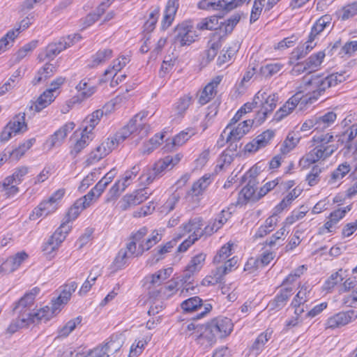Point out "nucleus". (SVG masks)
<instances>
[{
    "label": "nucleus",
    "instance_id": "obj_1",
    "mask_svg": "<svg viewBox=\"0 0 357 357\" xmlns=\"http://www.w3.org/2000/svg\"><path fill=\"white\" fill-rule=\"evenodd\" d=\"M344 80V75L339 73L326 76L323 74L307 73L302 78L297 92L302 96L301 105L313 103L324 95L326 89L335 86Z\"/></svg>",
    "mask_w": 357,
    "mask_h": 357
},
{
    "label": "nucleus",
    "instance_id": "obj_2",
    "mask_svg": "<svg viewBox=\"0 0 357 357\" xmlns=\"http://www.w3.org/2000/svg\"><path fill=\"white\" fill-rule=\"evenodd\" d=\"M201 328L202 329L204 328V331L197 337L198 343L211 346L217 339L225 337L231 333L233 330V323L227 317H218Z\"/></svg>",
    "mask_w": 357,
    "mask_h": 357
},
{
    "label": "nucleus",
    "instance_id": "obj_3",
    "mask_svg": "<svg viewBox=\"0 0 357 357\" xmlns=\"http://www.w3.org/2000/svg\"><path fill=\"white\" fill-rule=\"evenodd\" d=\"M312 141L316 144V146L305 155L306 161L310 163L325 160L338 149L337 143L329 144L334 141V135L331 132L315 135Z\"/></svg>",
    "mask_w": 357,
    "mask_h": 357
},
{
    "label": "nucleus",
    "instance_id": "obj_4",
    "mask_svg": "<svg viewBox=\"0 0 357 357\" xmlns=\"http://www.w3.org/2000/svg\"><path fill=\"white\" fill-rule=\"evenodd\" d=\"M52 312L49 311L47 307H42L35 312H24L18 314V317L13 319L6 331L10 334H13L19 329L29 326L31 324H39L47 322L51 319Z\"/></svg>",
    "mask_w": 357,
    "mask_h": 357
},
{
    "label": "nucleus",
    "instance_id": "obj_5",
    "mask_svg": "<svg viewBox=\"0 0 357 357\" xmlns=\"http://www.w3.org/2000/svg\"><path fill=\"white\" fill-rule=\"evenodd\" d=\"M279 100L278 93H273L267 94L266 91H259L255 96V103L256 106H261V109L257 112L255 121L258 125L261 124L266 119L276 107Z\"/></svg>",
    "mask_w": 357,
    "mask_h": 357
},
{
    "label": "nucleus",
    "instance_id": "obj_6",
    "mask_svg": "<svg viewBox=\"0 0 357 357\" xmlns=\"http://www.w3.org/2000/svg\"><path fill=\"white\" fill-rule=\"evenodd\" d=\"M80 39L81 36L79 34H74L73 36H68L66 38H61L58 42L50 43L44 52L39 54L38 59L40 61H43L45 59H53L63 50L72 46Z\"/></svg>",
    "mask_w": 357,
    "mask_h": 357
},
{
    "label": "nucleus",
    "instance_id": "obj_7",
    "mask_svg": "<svg viewBox=\"0 0 357 357\" xmlns=\"http://www.w3.org/2000/svg\"><path fill=\"white\" fill-rule=\"evenodd\" d=\"M29 172V168L25 166L17 167L11 176H8L0 183V192H5L8 197L17 194L19 191L17 185L22 181Z\"/></svg>",
    "mask_w": 357,
    "mask_h": 357
},
{
    "label": "nucleus",
    "instance_id": "obj_8",
    "mask_svg": "<svg viewBox=\"0 0 357 357\" xmlns=\"http://www.w3.org/2000/svg\"><path fill=\"white\" fill-rule=\"evenodd\" d=\"M27 125L25 123V113H19L6 125L1 133L0 141L7 142L13 136L25 132Z\"/></svg>",
    "mask_w": 357,
    "mask_h": 357
},
{
    "label": "nucleus",
    "instance_id": "obj_9",
    "mask_svg": "<svg viewBox=\"0 0 357 357\" xmlns=\"http://www.w3.org/2000/svg\"><path fill=\"white\" fill-rule=\"evenodd\" d=\"M351 119H344L342 121L344 130L335 135L337 146H344L347 150H351L354 146V140L357 136V123L349 125Z\"/></svg>",
    "mask_w": 357,
    "mask_h": 357
},
{
    "label": "nucleus",
    "instance_id": "obj_10",
    "mask_svg": "<svg viewBox=\"0 0 357 357\" xmlns=\"http://www.w3.org/2000/svg\"><path fill=\"white\" fill-rule=\"evenodd\" d=\"M70 221L66 219L50 236L48 241L43 245V250L47 254H50L56 250L61 243L65 240L66 235L71 230V226L69 225Z\"/></svg>",
    "mask_w": 357,
    "mask_h": 357
},
{
    "label": "nucleus",
    "instance_id": "obj_11",
    "mask_svg": "<svg viewBox=\"0 0 357 357\" xmlns=\"http://www.w3.org/2000/svg\"><path fill=\"white\" fill-rule=\"evenodd\" d=\"M77 284L75 282H71L63 286V289L56 300L52 301V306H45L52 312L51 319L61 310V306L66 304L70 300L72 293L75 291Z\"/></svg>",
    "mask_w": 357,
    "mask_h": 357
},
{
    "label": "nucleus",
    "instance_id": "obj_12",
    "mask_svg": "<svg viewBox=\"0 0 357 357\" xmlns=\"http://www.w3.org/2000/svg\"><path fill=\"white\" fill-rule=\"evenodd\" d=\"M181 307L186 312L200 310V312L197 315L199 319L204 317L213 308L212 305L209 303L203 304L202 300L199 296H194L183 301Z\"/></svg>",
    "mask_w": 357,
    "mask_h": 357
},
{
    "label": "nucleus",
    "instance_id": "obj_13",
    "mask_svg": "<svg viewBox=\"0 0 357 357\" xmlns=\"http://www.w3.org/2000/svg\"><path fill=\"white\" fill-rule=\"evenodd\" d=\"M357 318V311L350 310L346 312H340L330 317L326 322V328L335 329L342 327Z\"/></svg>",
    "mask_w": 357,
    "mask_h": 357
},
{
    "label": "nucleus",
    "instance_id": "obj_14",
    "mask_svg": "<svg viewBox=\"0 0 357 357\" xmlns=\"http://www.w3.org/2000/svg\"><path fill=\"white\" fill-rule=\"evenodd\" d=\"M175 43H179L181 46L189 45L195 40L197 35L192 29V26L187 23L178 24L174 30Z\"/></svg>",
    "mask_w": 357,
    "mask_h": 357
},
{
    "label": "nucleus",
    "instance_id": "obj_15",
    "mask_svg": "<svg viewBox=\"0 0 357 357\" xmlns=\"http://www.w3.org/2000/svg\"><path fill=\"white\" fill-rule=\"evenodd\" d=\"M275 132L271 130H266L256 137L252 142L248 143L244 150L245 152L254 153L259 149L266 147L273 138Z\"/></svg>",
    "mask_w": 357,
    "mask_h": 357
},
{
    "label": "nucleus",
    "instance_id": "obj_16",
    "mask_svg": "<svg viewBox=\"0 0 357 357\" xmlns=\"http://www.w3.org/2000/svg\"><path fill=\"white\" fill-rule=\"evenodd\" d=\"M114 144L113 141H108L107 139L100 146H97L96 149L92 151L86 160L87 165H91L102 158L107 155L113 149H114Z\"/></svg>",
    "mask_w": 357,
    "mask_h": 357
},
{
    "label": "nucleus",
    "instance_id": "obj_17",
    "mask_svg": "<svg viewBox=\"0 0 357 357\" xmlns=\"http://www.w3.org/2000/svg\"><path fill=\"white\" fill-rule=\"evenodd\" d=\"M39 291V288L35 287L29 292L26 293L23 297L15 303V306L13 310V312L16 314H23L25 312H30L29 308L33 304L35 297L38 294Z\"/></svg>",
    "mask_w": 357,
    "mask_h": 357
},
{
    "label": "nucleus",
    "instance_id": "obj_18",
    "mask_svg": "<svg viewBox=\"0 0 357 357\" xmlns=\"http://www.w3.org/2000/svg\"><path fill=\"white\" fill-rule=\"evenodd\" d=\"M213 38L208 42V49L205 50L202 55L201 63L204 66L207 65L211 61L214 59L218 54V50L221 47L220 38L222 36H219L217 33L212 34Z\"/></svg>",
    "mask_w": 357,
    "mask_h": 357
},
{
    "label": "nucleus",
    "instance_id": "obj_19",
    "mask_svg": "<svg viewBox=\"0 0 357 357\" xmlns=\"http://www.w3.org/2000/svg\"><path fill=\"white\" fill-rule=\"evenodd\" d=\"M255 120H245L240 123L237 127L232 128L227 132L226 142L239 141L245 135H246L250 130Z\"/></svg>",
    "mask_w": 357,
    "mask_h": 357
},
{
    "label": "nucleus",
    "instance_id": "obj_20",
    "mask_svg": "<svg viewBox=\"0 0 357 357\" xmlns=\"http://www.w3.org/2000/svg\"><path fill=\"white\" fill-rule=\"evenodd\" d=\"M302 96L300 93H296L281 107L274 114V120L280 121L291 114L296 107L301 103Z\"/></svg>",
    "mask_w": 357,
    "mask_h": 357
},
{
    "label": "nucleus",
    "instance_id": "obj_21",
    "mask_svg": "<svg viewBox=\"0 0 357 357\" xmlns=\"http://www.w3.org/2000/svg\"><path fill=\"white\" fill-rule=\"evenodd\" d=\"M75 124L70 121L66 123L57 130L50 136L47 141V142L50 143V147L52 148L61 146L68 134L75 128Z\"/></svg>",
    "mask_w": 357,
    "mask_h": 357
},
{
    "label": "nucleus",
    "instance_id": "obj_22",
    "mask_svg": "<svg viewBox=\"0 0 357 357\" xmlns=\"http://www.w3.org/2000/svg\"><path fill=\"white\" fill-rule=\"evenodd\" d=\"M58 208L56 204L47 199L41 202L38 206H36L29 215V219L36 220L40 217H46L48 215L54 213Z\"/></svg>",
    "mask_w": 357,
    "mask_h": 357
},
{
    "label": "nucleus",
    "instance_id": "obj_23",
    "mask_svg": "<svg viewBox=\"0 0 357 357\" xmlns=\"http://www.w3.org/2000/svg\"><path fill=\"white\" fill-rule=\"evenodd\" d=\"M74 137H80L76 140L74 146L70 151V154L73 157H76L86 146H87L89 142L92 140V133L89 132H84V129L77 130L73 133Z\"/></svg>",
    "mask_w": 357,
    "mask_h": 357
},
{
    "label": "nucleus",
    "instance_id": "obj_24",
    "mask_svg": "<svg viewBox=\"0 0 357 357\" xmlns=\"http://www.w3.org/2000/svg\"><path fill=\"white\" fill-rule=\"evenodd\" d=\"M196 134V130L193 128H188L177 134L169 143H167L163 147L165 151H171L175 146H179L185 144L191 137Z\"/></svg>",
    "mask_w": 357,
    "mask_h": 357
},
{
    "label": "nucleus",
    "instance_id": "obj_25",
    "mask_svg": "<svg viewBox=\"0 0 357 357\" xmlns=\"http://www.w3.org/2000/svg\"><path fill=\"white\" fill-rule=\"evenodd\" d=\"M331 17L325 15L319 18L314 24L310 33V40H314L315 38L321 33L327 30L329 31L332 29Z\"/></svg>",
    "mask_w": 357,
    "mask_h": 357
},
{
    "label": "nucleus",
    "instance_id": "obj_26",
    "mask_svg": "<svg viewBox=\"0 0 357 357\" xmlns=\"http://www.w3.org/2000/svg\"><path fill=\"white\" fill-rule=\"evenodd\" d=\"M178 7V0H168L161 21L162 29L165 30L172 24L174 20Z\"/></svg>",
    "mask_w": 357,
    "mask_h": 357
},
{
    "label": "nucleus",
    "instance_id": "obj_27",
    "mask_svg": "<svg viewBox=\"0 0 357 357\" xmlns=\"http://www.w3.org/2000/svg\"><path fill=\"white\" fill-rule=\"evenodd\" d=\"M220 82L221 78L216 77L204 88L199 96V104L205 105L214 98L217 93L216 88Z\"/></svg>",
    "mask_w": 357,
    "mask_h": 357
},
{
    "label": "nucleus",
    "instance_id": "obj_28",
    "mask_svg": "<svg viewBox=\"0 0 357 357\" xmlns=\"http://www.w3.org/2000/svg\"><path fill=\"white\" fill-rule=\"evenodd\" d=\"M56 98V95L52 93L51 90H45L36 100L35 102H32L29 107V109L34 110L37 112H40L44 108L50 105Z\"/></svg>",
    "mask_w": 357,
    "mask_h": 357
},
{
    "label": "nucleus",
    "instance_id": "obj_29",
    "mask_svg": "<svg viewBox=\"0 0 357 357\" xmlns=\"http://www.w3.org/2000/svg\"><path fill=\"white\" fill-rule=\"evenodd\" d=\"M292 294L293 289L291 287H286L281 289L275 298L269 303L268 306H270L271 309H281L286 305Z\"/></svg>",
    "mask_w": 357,
    "mask_h": 357
},
{
    "label": "nucleus",
    "instance_id": "obj_30",
    "mask_svg": "<svg viewBox=\"0 0 357 357\" xmlns=\"http://www.w3.org/2000/svg\"><path fill=\"white\" fill-rule=\"evenodd\" d=\"M139 130L135 126H130V121L123 126L120 130L111 138H108V141H113L114 144V149L116 148L121 143L123 142L131 134Z\"/></svg>",
    "mask_w": 357,
    "mask_h": 357
},
{
    "label": "nucleus",
    "instance_id": "obj_31",
    "mask_svg": "<svg viewBox=\"0 0 357 357\" xmlns=\"http://www.w3.org/2000/svg\"><path fill=\"white\" fill-rule=\"evenodd\" d=\"M317 120L316 129L324 130L333 124L337 119V114L333 111L327 112L321 115L314 116Z\"/></svg>",
    "mask_w": 357,
    "mask_h": 357
},
{
    "label": "nucleus",
    "instance_id": "obj_32",
    "mask_svg": "<svg viewBox=\"0 0 357 357\" xmlns=\"http://www.w3.org/2000/svg\"><path fill=\"white\" fill-rule=\"evenodd\" d=\"M301 192L302 190L298 188H295L289 192L282 201L275 206V214L280 213L283 210L289 207L292 202L301 195Z\"/></svg>",
    "mask_w": 357,
    "mask_h": 357
},
{
    "label": "nucleus",
    "instance_id": "obj_33",
    "mask_svg": "<svg viewBox=\"0 0 357 357\" xmlns=\"http://www.w3.org/2000/svg\"><path fill=\"white\" fill-rule=\"evenodd\" d=\"M56 68L52 63H46L38 71L32 81L34 85L45 82L49 77H52L56 72Z\"/></svg>",
    "mask_w": 357,
    "mask_h": 357
},
{
    "label": "nucleus",
    "instance_id": "obj_34",
    "mask_svg": "<svg viewBox=\"0 0 357 357\" xmlns=\"http://www.w3.org/2000/svg\"><path fill=\"white\" fill-rule=\"evenodd\" d=\"M113 52L111 49L105 48L99 50L91 57V62L89 64V68H95L105 63L112 57Z\"/></svg>",
    "mask_w": 357,
    "mask_h": 357
},
{
    "label": "nucleus",
    "instance_id": "obj_35",
    "mask_svg": "<svg viewBox=\"0 0 357 357\" xmlns=\"http://www.w3.org/2000/svg\"><path fill=\"white\" fill-rule=\"evenodd\" d=\"M240 20L241 15L235 13L225 22H220L218 26L220 33H223V36L230 34Z\"/></svg>",
    "mask_w": 357,
    "mask_h": 357
},
{
    "label": "nucleus",
    "instance_id": "obj_36",
    "mask_svg": "<svg viewBox=\"0 0 357 357\" xmlns=\"http://www.w3.org/2000/svg\"><path fill=\"white\" fill-rule=\"evenodd\" d=\"M147 115V112H141L130 120V126L135 125L139 130V134L141 137L146 136L150 130V126L143 123V119L146 118Z\"/></svg>",
    "mask_w": 357,
    "mask_h": 357
},
{
    "label": "nucleus",
    "instance_id": "obj_37",
    "mask_svg": "<svg viewBox=\"0 0 357 357\" xmlns=\"http://www.w3.org/2000/svg\"><path fill=\"white\" fill-rule=\"evenodd\" d=\"M211 183L210 175L205 174L192 185L190 192L193 196H199L203 194Z\"/></svg>",
    "mask_w": 357,
    "mask_h": 357
},
{
    "label": "nucleus",
    "instance_id": "obj_38",
    "mask_svg": "<svg viewBox=\"0 0 357 357\" xmlns=\"http://www.w3.org/2000/svg\"><path fill=\"white\" fill-rule=\"evenodd\" d=\"M104 114L102 109H97L93 112L91 115L88 116L84 121V132H89L92 133V130L94 129L96 125L99 123V121Z\"/></svg>",
    "mask_w": 357,
    "mask_h": 357
},
{
    "label": "nucleus",
    "instance_id": "obj_39",
    "mask_svg": "<svg viewBox=\"0 0 357 357\" xmlns=\"http://www.w3.org/2000/svg\"><path fill=\"white\" fill-rule=\"evenodd\" d=\"M311 287L310 284H304L296 295L291 302L292 306H298L304 304L310 298Z\"/></svg>",
    "mask_w": 357,
    "mask_h": 357
},
{
    "label": "nucleus",
    "instance_id": "obj_40",
    "mask_svg": "<svg viewBox=\"0 0 357 357\" xmlns=\"http://www.w3.org/2000/svg\"><path fill=\"white\" fill-rule=\"evenodd\" d=\"M76 89L80 92L83 98H88L95 93L96 86L91 84L90 79L84 78L76 86Z\"/></svg>",
    "mask_w": 357,
    "mask_h": 357
},
{
    "label": "nucleus",
    "instance_id": "obj_41",
    "mask_svg": "<svg viewBox=\"0 0 357 357\" xmlns=\"http://www.w3.org/2000/svg\"><path fill=\"white\" fill-rule=\"evenodd\" d=\"M35 142L36 139L34 138H31L19 145L16 149L13 150L10 149L11 160H20L24 155L25 152L33 146Z\"/></svg>",
    "mask_w": 357,
    "mask_h": 357
},
{
    "label": "nucleus",
    "instance_id": "obj_42",
    "mask_svg": "<svg viewBox=\"0 0 357 357\" xmlns=\"http://www.w3.org/2000/svg\"><path fill=\"white\" fill-rule=\"evenodd\" d=\"M160 16V8L158 6L150 8L149 19L144 24V29L147 33L153 31Z\"/></svg>",
    "mask_w": 357,
    "mask_h": 357
},
{
    "label": "nucleus",
    "instance_id": "obj_43",
    "mask_svg": "<svg viewBox=\"0 0 357 357\" xmlns=\"http://www.w3.org/2000/svg\"><path fill=\"white\" fill-rule=\"evenodd\" d=\"M325 57V53L320 51L316 54H312L305 62L307 66V69H309V73L315 71L321 64Z\"/></svg>",
    "mask_w": 357,
    "mask_h": 357
},
{
    "label": "nucleus",
    "instance_id": "obj_44",
    "mask_svg": "<svg viewBox=\"0 0 357 357\" xmlns=\"http://www.w3.org/2000/svg\"><path fill=\"white\" fill-rule=\"evenodd\" d=\"M219 22L217 16H211L202 19L196 25L199 30H217L218 29Z\"/></svg>",
    "mask_w": 357,
    "mask_h": 357
},
{
    "label": "nucleus",
    "instance_id": "obj_45",
    "mask_svg": "<svg viewBox=\"0 0 357 357\" xmlns=\"http://www.w3.org/2000/svg\"><path fill=\"white\" fill-rule=\"evenodd\" d=\"M178 282L174 280H170L167 284L162 286L158 290L157 296L161 298H168L174 294L178 290Z\"/></svg>",
    "mask_w": 357,
    "mask_h": 357
},
{
    "label": "nucleus",
    "instance_id": "obj_46",
    "mask_svg": "<svg viewBox=\"0 0 357 357\" xmlns=\"http://www.w3.org/2000/svg\"><path fill=\"white\" fill-rule=\"evenodd\" d=\"M342 21L347 20L357 15V1L344 6L337 13Z\"/></svg>",
    "mask_w": 357,
    "mask_h": 357
},
{
    "label": "nucleus",
    "instance_id": "obj_47",
    "mask_svg": "<svg viewBox=\"0 0 357 357\" xmlns=\"http://www.w3.org/2000/svg\"><path fill=\"white\" fill-rule=\"evenodd\" d=\"M238 258L234 257L227 261H224L220 266H217L216 271L222 278L231 272L233 269L237 268Z\"/></svg>",
    "mask_w": 357,
    "mask_h": 357
},
{
    "label": "nucleus",
    "instance_id": "obj_48",
    "mask_svg": "<svg viewBox=\"0 0 357 357\" xmlns=\"http://www.w3.org/2000/svg\"><path fill=\"white\" fill-rule=\"evenodd\" d=\"M313 42L314 40H310V36H309L307 41L304 45L297 47L292 52L293 56L296 60L305 57L316 45V43Z\"/></svg>",
    "mask_w": 357,
    "mask_h": 357
},
{
    "label": "nucleus",
    "instance_id": "obj_49",
    "mask_svg": "<svg viewBox=\"0 0 357 357\" xmlns=\"http://www.w3.org/2000/svg\"><path fill=\"white\" fill-rule=\"evenodd\" d=\"M233 243H227L224 245L218 251L217 255L213 258V263L217 266L222 264L227 260V258L231 255V248Z\"/></svg>",
    "mask_w": 357,
    "mask_h": 357
},
{
    "label": "nucleus",
    "instance_id": "obj_50",
    "mask_svg": "<svg viewBox=\"0 0 357 357\" xmlns=\"http://www.w3.org/2000/svg\"><path fill=\"white\" fill-rule=\"evenodd\" d=\"M284 65L280 63H271L264 65L260 68V73L264 77H271L279 73Z\"/></svg>",
    "mask_w": 357,
    "mask_h": 357
},
{
    "label": "nucleus",
    "instance_id": "obj_51",
    "mask_svg": "<svg viewBox=\"0 0 357 357\" xmlns=\"http://www.w3.org/2000/svg\"><path fill=\"white\" fill-rule=\"evenodd\" d=\"M268 339L269 337H268L266 333H261L251 346L250 349V352L255 356L259 355L263 350L264 345L268 342Z\"/></svg>",
    "mask_w": 357,
    "mask_h": 357
},
{
    "label": "nucleus",
    "instance_id": "obj_52",
    "mask_svg": "<svg viewBox=\"0 0 357 357\" xmlns=\"http://www.w3.org/2000/svg\"><path fill=\"white\" fill-rule=\"evenodd\" d=\"M140 171V167L138 165L133 166L131 169L127 170L122 178L120 179L121 181L122 188L123 190H126V188L130 185L132 181L137 176V174Z\"/></svg>",
    "mask_w": 357,
    "mask_h": 357
},
{
    "label": "nucleus",
    "instance_id": "obj_53",
    "mask_svg": "<svg viewBox=\"0 0 357 357\" xmlns=\"http://www.w3.org/2000/svg\"><path fill=\"white\" fill-rule=\"evenodd\" d=\"M162 239L161 236L159 234L158 231L154 230L152 232L151 236L146 238L145 243L139 245V254H143L145 251L151 249L157 243L160 241Z\"/></svg>",
    "mask_w": 357,
    "mask_h": 357
},
{
    "label": "nucleus",
    "instance_id": "obj_54",
    "mask_svg": "<svg viewBox=\"0 0 357 357\" xmlns=\"http://www.w3.org/2000/svg\"><path fill=\"white\" fill-rule=\"evenodd\" d=\"M86 208V207L84 206V202H82L77 199L69 208L65 218L67 219V221H73L75 220L81 211Z\"/></svg>",
    "mask_w": 357,
    "mask_h": 357
},
{
    "label": "nucleus",
    "instance_id": "obj_55",
    "mask_svg": "<svg viewBox=\"0 0 357 357\" xmlns=\"http://www.w3.org/2000/svg\"><path fill=\"white\" fill-rule=\"evenodd\" d=\"M130 61V59L128 56H122L120 58L115 59L113 61V65L112 67H109L107 70H105L104 73V75L107 76L108 75H112L113 73H117L120 71Z\"/></svg>",
    "mask_w": 357,
    "mask_h": 357
},
{
    "label": "nucleus",
    "instance_id": "obj_56",
    "mask_svg": "<svg viewBox=\"0 0 357 357\" xmlns=\"http://www.w3.org/2000/svg\"><path fill=\"white\" fill-rule=\"evenodd\" d=\"M299 137H295V133L290 132L288 134L287 138L283 142L280 151L283 154H287L290 152L298 143Z\"/></svg>",
    "mask_w": 357,
    "mask_h": 357
},
{
    "label": "nucleus",
    "instance_id": "obj_57",
    "mask_svg": "<svg viewBox=\"0 0 357 357\" xmlns=\"http://www.w3.org/2000/svg\"><path fill=\"white\" fill-rule=\"evenodd\" d=\"M197 6L199 9L207 10H223L222 0H201Z\"/></svg>",
    "mask_w": 357,
    "mask_h": 357
},
{
    "label": "nucleus",
    "instance_id": "obj_58",
    "mask_svg": "<svg viewBox=\"0 0 357 357\" xmlns=\"http://www.w3.org/2000/svg\"><path fill=\"white\" fill-rule=\"evenodd\" d=\"M192 103V97L190 96H184L179 98L175 104V111L179 117H182L183 114L188 109Z\"/></svg>",
    "mask_w": 357,
    "mask_h": 357
},
{
    "label": "nucleus",
    "instance_id": "obj_59",
    "mask_svg": "<svg viewBox=\"0 0 357 357\" xmlns=\"http://www.w3.org/2000/svg\"><path fill=\"white\" fill-rule=\"evenodd\" d=\"M161 177L153 167H146L144 169L143 173L140 176L142 183L144 185L151 184L155 179Z\"/></svg>",
    "mask_w": 357,
    "mask_h": 357
},
{
    "label": "nucleus",
    "instance_id": "obj_60",
    "mask_svg": "<svg viewBox=\"0 0 357 357\" xmlns=\"http://www.w3.org/2000/svg\"><path fill=\"white\" fill-rule=\"evenodd\" d=\"M350 166L347 162L340 165L333 172L329 183H332L333 182L342 178L350 172Z\"/></svg>",
    "mask_w": 357,
    "mask_h": 357
},
{
    "label": "nucleus",
    "instance_id": "obj_61",
    "mask_svg": "<svg viewBox=\"0 0 357 357\" xmlns=\"http://www.w3.org/2000/svg\"><path fill=\"white\" fill-rule=\"evenodd\" d=\"M124 190L122 188L121 181L118 180L107 193L106 202L116 200Z\"/></svg>",
    "mask_w": 357,
    "mask_h": 357
},
{
    "label": "nucleus",
    "instance_id": "obj_62",
    "mask_svg": "<svg viewBox=\"0 0 357 357\" xmlns=\"http://www.w3.org/2000/svg\"><path fill=\"white\" fill-rule=\"evenodd\" d=\"M206 255L199 253L192 258L188 266L191 272H198L201 270L205 261Z\"/></svg>",
    "mask_w": 357,
    "mask_h": 357
},
{
    "label": "nucleus",
    "instance_id": "obj_63",
    "mask_svg": "<svg viewBox=\"0 0 357 357\" xmlns=\"http://www.w3.org/2000/svg\"><path fill=\"white\" fill-rule=\"evenodd\" d=\"M132 257L128 253L127 250L121 249L114 259V264L118 269L123 268L128 263V261Z\"/></svg>",
    "mask_w": 357,
    "mask_h": 357
},
{
    "label": "nucleus",
    "instance_id": "obj_64",
    "mask_svg": "<svg viewBox=\"0 0 357 357\" xmlns=\"http://www.w3.org/2000/svg\"><path fill=\"white\" fill-rule=\"evenodd\" d=\"M37 46V41L33 40L20 48L16 54V61L23 59L29 52H32Z\"/></svg>",
    "mask_w": 357,
    "mask_h": 357
}]
</instances>
